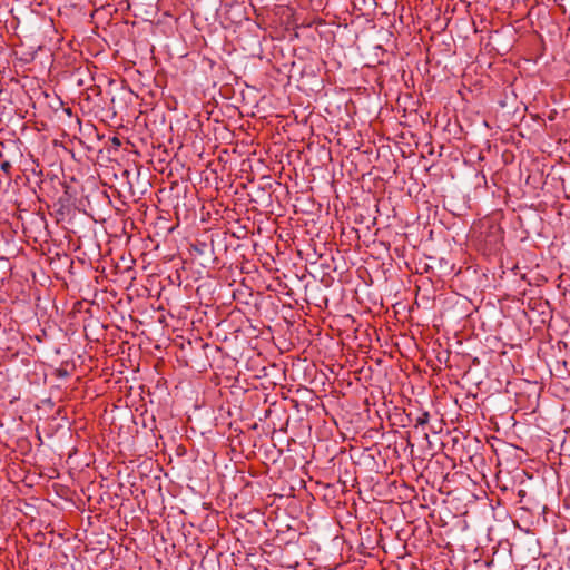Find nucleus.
<instances>
[{
    "instance_id": "nucleus-3",
    "label": "nucleus",
    "mask_w": 570,
    "mask_h": 570,
    "mask_svg": "<svg viewBox=\"0 0 570 570\" xmlns=\"http://www.w3.org/2000/svg\"><path fill=\"white\" fill-rule=\"evenodd\" d=\"M195 249H196L198 253H200V254L203 253L202 248H197V247L195 246Z\"/></svg>"
},
{
    "instance_id": "nucleus-2",
    "label": "nucleus",
    "mask_w": 570,
    "mask_h": 570,
    "mask_svg": "<svg viewBox=\"0 0 570 570\" xmlns=\"http://www.w3.org/2000/svg\"><path fill=\"white\" fill-rule=\"evenodd\" d=\"M2 169L7 170L8 168H10V164L9 163H3L1 165Z\"/></svg>"
},
{
    "instance_id": "nucleus-1",
    "label": "nucleus",
    "mask_w": 570,
    "mask_h": 570,
    "mask_svg": "<svg viewBox=\"0 0 570 570\" xmlns=\"http://www.w3.org/2000/svg\"><path fill=\"white\" fill-rule=\"evenodd\" d=\"M430 414L429 412H423L417 419H416V425H424L429 422Z\"/></svg>"
}]
</instances>
